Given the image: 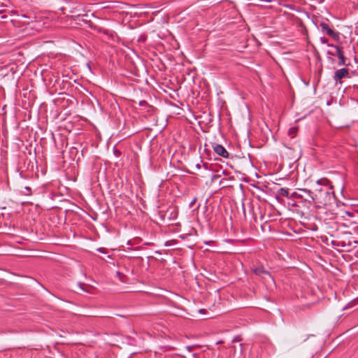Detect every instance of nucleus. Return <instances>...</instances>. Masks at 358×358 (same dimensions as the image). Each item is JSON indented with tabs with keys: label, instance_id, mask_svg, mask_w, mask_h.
I'll return each instance as SVG.
<instances>
[{
	"label": "nucleus",
	"instance_id": "obj_1",
	"mask_svg": "<svg viewBox=\"0 0 358 358\" xmlns=\"http://www.w3.org/2000/svg\"><path fill=\"white\" fill-rule=\"evenodd\" d=\"M346 78H350L349 69L346 68H342L336 70L333 76L335 85H341L343 83L342 80Z\"/></svg>",
	"mask_w": 358,
	"mask_h": 358
},
{
	"label": "nucleus",
	"instance_id": "obj_2",
	"mask_svg": "<svg viewBox=\"0 0 358 358\" xmlns=\"http://www.w3.org/2000/svg\"><path fill=\"white\" fill-rule=\"evenodd\" d=\"M321 30L322 32L326 33L328 36L332 37L335 40H338L339 38V34L338 32H336L329 26L324 22H321L320 24Z\"/></svg>",
	"mask_w": 358,
	"mask_h": 358
},
{
	"label": "nucleus",
	"instance_id": "obj_3",
	"mask_svg": "<svg viewBox=\"0 0 358 358\" xmlns=\"http://www.w3.org/2000/svg\"><path fill=\"white\" fill-rule=\"evenodd\" d=\"M328 46L336 50V57H338V58L339 59L338 65H346V57L344 55V53L342 50V48L336 45H328Z\"/></svg>",
	"mask_w": 358,
	"mask_h": 358
},
{
	"label": "nucleus",
	"instance_id": "obj_4",
	"mask_svg": "<svg viewBox=\"0 0 358 358\" xmlns=\"http://www.w3.org/2000/svg\"><path fill=\"white\" fill-rule=\"evenodd\" d=\"M253 272L257 275L263 276L266 282L273 281L271 274L262 266L255 268Z\"/></svg>",
	"mask_w": 358,
	"mask_h": 358
},
{
	"label": "nucleus",
	"instance_id": "obj_5",
	"mask_svg": "<svg viewBox=\"0 0 358 358\" xmlns=\"http://www.w3.org/2000/svg\"><path fill=\"white\" fill-rule=\"evenodd\" d=\"M213 150L216 154L218 155L224 157L228 158L229 157V152L227 151V150L223 147L222 145L217 144L213 147Z\"/></svg>",
	"mask_w": 358,
	"mask_h": 358
},
{
	"label": "nucleus",
	"instance_id": "obj_6",
	"mask_svg": "<svg viewBox=\"0 0 358 358\" xmlns=\"http://www.w3.org/2000/svg\"><path fill=\"white\" fill-rule=\"evenodd\" d=\"M299 191L306 193L308 196V199H304L305 201L311 202L315 201V196L310 190L307 189H300Z\"/></svg>",
	"mask_w": 358,
	"mask_h": 358
},
{
	"label": "nucleus",
	"instance_id": "obj_7",
	"mask_svg": "<svg viewBox=\"0 0 358 358\" xmlns=\"http://www.w3.org/2000/svg\"><path fill=\"white\" fill-rule=\"evenodd\" d=\"M298 129L296 127H291L288 131V135L291 138H294L296 135Z\"/></svg>",
	"mask_w": 358,
	"mask_h": 358
},
{
	"label": "nucleus",
	"instance_id": "obj_8",
	"mask_svg": "<svg viewBox=\"0 0 358 358\" xmlns=\"http://www.w3.org/2000/svg\"><path fill=\"white\" fill-rule=\"evenodd\" d=\"M279 194L282 196L289 198V189L286 188H281L280 189Z\"/></svg>",
	"mask_w": 358,
	"mask_h": 358
},
{
	"label": "nucleus",
	"instance_id": "obj_9",
	"mask_svg": "<svg viewBox=\"0 0 358 358\" xmlns=\"http://www.w3.org/2000/svg\"><path fill=\"white\" fill-rule=\"evenodd\" d=\"M292 196H294L296 199H303V194H299L297 192H294L292 194Z\"/></svg>",
	"mask_w": 358,
	"mask_h": 358
},
{
	"label": "nucleus",
	"instance_id": "obj_10",
	"mask_svg": "<svg viewBox=\"0 0 358 358\" xmlns=\"http://www.w3.org/2000/svg\"><path fill=\"white\" fill-rule=\"evenodd\" d=\"M320 41L323 44H327V45H329L328 43V39L326 37H321L320 38Z\"/></svg>",
	"mask_w": 358,
	"mask_h": 358
},
{
	"label": "nucleus",
	"instance_id": "obj_11",
	"mask_svg": "<svg viewBox=\"0 0 358 358\" xmlns=\"http://www.w3.org/2000/svg\"><path fill=\"white\" fill-rule=\"evenodd\" d=\"M327 53V55H331V56H336V50H335L334 52L328 50Z\"/></svg>",
	"mask_w": 358,
	"mask_h": 358
},
{
	"label": "nucleus",
	"instance_id": "obj_12",
	"mask_svg": "<svg viewBox=\"0 0 358 358\" xmlns=\"http://www.w3.org/2000/svg\"><path fill=\"white\" fill-rule=\"evenodd\" d=\"M79 286H80V289H81L82 290H83V291H85V292H88V290H87V289L84 287L85 285H82L81 283H79Z\"/></svg>",
	"mask_w": 358,
	"mask_h": 358
},
{
	"label": "nucleus",
	"instance_id": "obj_13",
	"mask_svg": "<svg viewBox=\"0 0 358 358\" xmlns=\"http://www.w3.org/2000/svg\"><path fill=\"white\" fill-rule=\"evenodd\" d=\"M97 250L101 253H106V249L103 248H99L97 249Z\"/></svg>",
	"mask_w": 358,
	"mask_h": 358
},
{
	"label": "nucleus",
	"instance_id": "obj_14",
	"mask_svg": "<svg viewBox=\"0 0 358 358\" xmlns=\"http://www.w3.org/2000/svg\"><path fill=\"white\" fill-rule=\"evenodd\" d=\"M196 199L195 198L191 203H190V206H192L193 204L195 203Z\"/></svg>",
	"mask_w": 358,
	"mask_h": 358
}]
</instances>
